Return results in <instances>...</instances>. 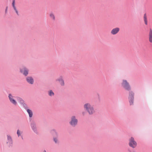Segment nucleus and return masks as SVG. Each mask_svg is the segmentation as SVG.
<instances>
[{
  "label": "nucleus",
  "instance_id": "f257e3e1",
  "mask_svg": "<svg viewBox=\"0 0 152 152\" xmlns=\"http://www.w3.org/2000/svg\"><path fill=\"white\" fill-rule=\"evenodd\" d=\"M84 108L90 115L93 114L95 112L93 106L89 103L85 104Z\"/></svg>",
  "mask_w": 152,
  "mask_h": 152
},
{
  "label": "nucleus",
  "instance_id": "f03ea898",
  "mask_svg": "<svg viewBox=\"0 0 152 152\" xmlns=\"http://www.w3.org/2000/svg\"><path fill=\"white\" fill-rule=\"evenodd\" d=\"M129 145L133 148H134L137 146V143L134 140V139L133 137H132L129 139Z\"/></svg>",
  "mask_w": 152,
  "mask_h": 152
},
{
  "label": "nucleus",
  "instance_id": "7ed1b4c3",
  "mask_svg": "<svg viewBox=\"0 0 152 152\" xmlns=\"http://www.w3.org/2000/svg\"><path fill=\"white\" fill-rule=\"evenodd\" d=\"M77 120L76 118L75 117L73 116L71 118V121L70 122V124L72 126H75L77 124Z\"/></svg>",
  "mask_w": 152,
  "mask_h": 152
},
{
  "label": "nucleus",
  "instance_id": "20e7f679",
  "mask_svg": "<svg viewBox=\"0 0 152 152\" xmlns=\"http://www.w3.org/2000/svg\"><path fill=\"white\" fill-rule=\"evenodd\" d=\"M122 85L127 90H129L130 89V86L126 80H123Z\"/></svg>",
  "mask_w": 152,
  "mask_h": 152
},
{
  "label": "nucleus",
  "instance_id": "39448f33",
  "mask_svg": "<svg viewBox=\"0 0 152 152\" xmlns=\"http://www.w3.org/2000/svg\"><path fill=\"white\" fill-rule=\"evenodd\" d=\"M134 95V94L133 92L132 91L129 92V102L131 105L132 104L133 102Z\"/></svg>",
  "mask_w": 152,
  "mask_h": 152
},
{
  "label": "nucleus",
  "instance_id": "423d86ee",
  "mask_svg": "<svg viewBox=\"0 0 152 152\" xmlns=\"http://www.w3.org/2000/svg\"><path fill=\"white\" fill-rule=\"evenodd\" d=\"M120 31V28L118 27H116L113 28L111 31V34L113 35H115L117 34Z\"/></svg>",
  "mask_w": 152,
  "mask_h": 152
},
{
  "label": "nucleus",
  "instance_id": "0eeeda50",
  "mask_svg": "<svg viewBox=\"0 0 152 152\" xmlns=\"http://www.w3.org/2000/svg\"><path fill=\"white\" fill-rule=\"evenodd\" d=\"M9 97L10 102L14 105H16L17 102L16 101L13 99V96L11 94H9Z\"/></svg>",
  "mask_w": 152,
  "mask_h": 152
},
{
  "label": "nucleus",
  "instance_id": "6e6552de",
  "mask_svg": "<svg viewBox=\"0 0 152 152\" xmlns=\"http://www.w3.org/2000/svg\"><path fill=\"white\" fill-rule=\"evenodd\" d=\"M9 97L10 102L14 105H16L17 102L16 101L13 99V96L11 94H9Z\"/></svg>",
  "mask_w": 152,
  "mask_h": 152
},
{
  "label": "nucleus",
  "instance_id": "1a4fd4ad",
  "mask_svg": "<svg viewBox=\"0 0 152 152\" xmlns=\"http://www.w3.org/2000/svg\"><path fill=\"white\" fill-rule=\"evenodd\" d=\"M149 40L150 42L152 43V29L150 28L148 34Z\"/></svg>",
  "mask_w": 152,
  "mask_h": 152
},
{
  "label": "nucleus",
  "instance_id": "9d476101",
  "mask_svg": "<svg viewBox=\"0 0 152 152\" xmlns=\"http://www.w3.org/2000/svg\"><path fill=\"white\" fill-rule=\"evenodd\" d=\"M20 71L25 76L27 75L28 74V70L25 68H24L23 69H21Z\"/></svg>",
  "mask_w": 152,
  "mask_h": 152
},
{
  "label": "nucleus",
  "instance_id": "9b49d317",
  "mask_svg": "<svg viewBox=\"0 0 152 152\" xmlns=\"http://www.w3.org/2000/svg\"><path fill=\"white\" fill-rule=\"evenodd\" d=\"M26 80L29 83L33 84L34 83V80L33 78L31 77H27L26 78Z\"/></svg>",
  "mask_w": 152,
  "mask_h": 152
},
{
  "label": "nucleus",
  "instance_id": "f8f14e48",
  "mask_svg": "<svg viewBox=\"0 0 152 152\" xmlns=\"http://www.w3.org/2000/svg\"><path fill=\"white\" fill-rule=\"evenodd\" d=\"M7 139L8 141L7 142V143L9 145H10L12 143V140L10 136L7 135Z\"/></svg>",
  "mask_w": 152,
  "mask_h": 152
},
{
  "label": "nucleus",
  "instance_id": "ddd939ff",
  "mask_svg": "<svg viewBox=\"0 0 152 152\" xmlns=\"http://www.w3.org/2000/svg\"><path fill=\"white\" fill-rule=\"evenodd\" d=\"M57 81H59L60 82V84L62 86H64V80L62 78L60 77L57 80Z\"/></svg>",
  "mask_w": 152,
  "mask_h": 152
},
{
  "label": "nucleus",
  "instance_id": "4468645a",
  "mask_svg": "<svg viewBox=\"0 0 152 152\" xmlns=\"http://www.w3.org/2000/svg\"><path fill=\"white\" fill-rule=\"evenodd\" d=\"M31 126L34 132H35L36 131V127L35 123L34 122L32 123L31 124Z\"/></svg>",
  "mask_w": 152,
  "mask_h": 152
},
{
  "label": "nucleus",
  "instance_id": "2eb2a0df",
  "mask_svg": "<svg viewBox=\"0 0 152 152\" xmlns=\"http://www.w3.org/2000/svg\"><path fill=\"white\" fill-rule=\"evenodd\" d=\"M50 16L51 18L53 20H55V17L54 14L52 13L51 12L50 14Z\"/></svg>",
  "mask_w": 152,
  "mask_h": 152
},
{
  "label": "nucleus",
  "instance_id": "dca6fc26",
  "mask_svg": "<svg viewBox=\"0 0 152 152\" xmlns=\"http://www.w3.org/2000/svg\"><path fill=\"white\" fill-rule=\"evenodd\" d=\"M27 111L29 114V117L30 118L33 115V113L32 111L29 109H28Z\"/></svg>",
  "mask_w": 152,
  "mask_h": 152
},
{
  "label": "nucleus",
  "instance_id": "f3484780",
  "mask_svg": "<svg viewBox=\"0 0 152 152\" xmlns=\"http://www.w3.org/2000/svg\"><path fill=\"white\" fill-rule=\"evenodd\" d=\"M18 100L20 102L21 104H23L24 103L23 100L21 98L19 97H17V98Z\"/></svg>",
  "mask_w": 152,
  "mask_h": 152
},
{
  "label": "nucleus",
  "instance_id": "a211bd4d",
  "mask_svg": "<svg viewBox=\"0 0 152 152\" xmlns=\"http://www.w3.org/2000/svg\"><path fill=\"white\" fill-rule=\"evenodd\" d=\"M144 19L145 23L146 25L147 24V20L146 15L145 14L144 16Z\"/></svg>",
  "mask_w": 152,
  "mask_h": 152
},
{
  "label": "nucleus",
  "instance_id": "6ab92c4d",
  "mask_svg": "<svg viewBox=\"0 0 152 152\" xmlns=\"http://www.w3.org/2000/svg\"><path fill=\"white\" fill-rule=\"evenodd\" d=\"M13 7V8H14V10L15 11L16 13H17V14L18 15V12L15 6V5H12Z\"/></svg>",
  "mask_w": 152,
  "mask_h": 152
},
{
  "label": "nucleus",
  "instance_id": "aec40b11",
  "mask_svg": "<svg viewBox=\"0 0 152 152\" xmlns=\"http://www.w3.org/2000/svg\"><path fill=\"white\" fill-rule=\"evenodd\" d=\"M49 96H53L54 94L52 90H50L49 91Z\"/></svg>",
  "mask_w": 152,
  "mask_h": 152
},
{
  "label": "nucleus",
  "instance_id": "412c9836",
  "mask_svg": "<svg viewBox=\"0 0 152 152\" xmlns=\"http://www.w3.org/2000/svg\"><path fill=\"white\" fill-rule=\"evenodd\" d=\"M17 134L18 136L20 135V131L19 130L17 131Z\"/></svg>",
  "mask_w": 152,
  "mask_h": 152
},
{
  "label": "nucleus",
  "instance_id": "4be33fe9",
  "mask_svg": "<svg viewBox=\"0 0 152 152\" xmlns=\"http://www.w3.org/2000/svg\"><path fill=\"white\" fill-rule=\"evenodd\" d=\"M54 142L56 143H57V139H56V138H54Z\"/></svg>",
  "mask_w": 152,
  "mask_h": 152
},
{
  "label": "nucleus",
  "instance_id": "5701e85b",
  "mask_svg": "<svg viewBox=\"0 0 152 152\" xmlns=\"http://www.w3.org/2000/svg\"><path fill=\"white\" fill-rule=\"evenodd\" d=\"M12 5H15V0H12Z\"/></svg>",
  "mask_w": 152,
  "mask_h": 152
},
{
  "label": "nucleus",
  "instance_id": "b1692460",
  "mask_svg": "<svg viewBox=\"0 0 152 152\" xmlns=\"http://www.w3.org/2000/svg\"><path fill=\"white\" fill-rule=\"evenodd\" d=\"M52 132V133H54L55 134H56V135L57 134H56V132H55V131L54 130H53V131Z\"/></svg>",
  "mask_w": 152,
  "mask_h": 152
},
{
  "label": "nucleus",
  "instance_id": "393cba45",
  "mask_svg": "<svg viewBox=\"0 0 152 152\" xmlns=\"http://www.w3.org/2000/svg\"><path fill=\"white\" fill-rule=\"evenodd\" d=\"M44 152H46V151H44Z\"/></svg>",
  "mask_w": 152,
  "mask_h": 152
}]
</instances>
